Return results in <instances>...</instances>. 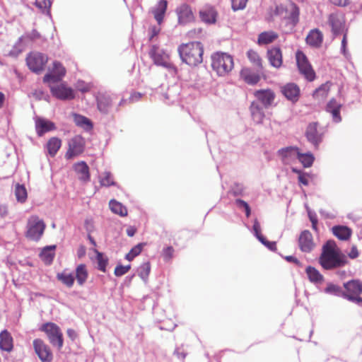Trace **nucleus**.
I'll list each match as a JSON object with an SVG mask.
<instances>
[{
	"label": "nucleus",
	"mask_w": 362,
	"mask_h": 362,
	"mask_svg": "<svg viewBox=\"0 0 362 362\" xmlns=\"http://www.w3.org/2000/svg\"><path fill=\"white\" fill-rule=\"evenodd\" d=\"M330 1L339 6H346L349 4V0H330Z\"/></svg>",
	"instance_id": "62"
},
{
	"label": "nucleus",
	"mask_w": 362,
	"mask_h": 362,
	"mask_svg": "<svg viewBox=\"0 0 362 362\" xmlns=\"http://www.w3.org/2000/svg\"><path fill=\"white\" fill-rule=\"evenodd\" d=\"M283 95L293 102L298 100L300 96V88L293 83H288L281 88Z\"/></svg>",
	"instance_id": "21"
},
{
	"label": "nucleus",
	"mask_w": 362,
	"mask_h": 362,
	"mask_svg": "<svg viewBox=\"0 0 362 362\" xmlns=\"http://www.w3.org/2000/svg\"><path fill=\"white\" fill-rule=\"evenodd\" d=\"M240 77L249 85H255L260 81V76L249 68H244L240 71Z\"/></svg>",
	"instance_id": "26"
},
{
	"label": "nucleus",
	"mask_w": 362,
	"mask_h": 362,
	"mask_svg": "<svg viewBox=\"0 0 362 362\" xmlns=\"http://www.w3.org/2000/svg\"><path fill=\"white\" fill-rule=\"evenodd\" d=\"M341 104H339L335 99H331L327 105L326 110L332 115L333 120L339 122L341 120L340 115Z\"/></svg>",
	"instance_id": "28"
},
{
	"label": "nucleus",
	"mask_w": 362,
	"mask_h": 362,
	"mask_svg": "<svg viewBox=\"0 0 362 362\" xmlns=\"http://www.w3.org/2000/svg\"><path fill=\"white\" fill-rule=\"evenodd\" d=\"M151 271V264L149 262L144 263L140 267L139 276L144 279L146 278Z\"/></svg>",
	"instance_id": "56"
},
{
	"label": "nucleus",
	"mask_w": 362,
	"mask_h": 362,
	"mask_svg": "<svg viewBox=\"0 0 362 362\" xmlns=\"http://www.w3.org/2000/svg\"><path fill=\"white\" fill-rule=\"evenodd\" d=\"M318 124L317 122L310 123L305 131V136L308 141L312 143L315 148H317L322 140V134L317 129Z\"/></svg>",
	"instance_id": "15"
},
{
	"label": "nucleus",
	"mask_w": 362,
	"mask_h": 362,
	"mask_svg": "<svg viewBox=\"0 0 362 362\" xmlns=\"http://www.w3.org/2000/svg\"><path fill=\"white\" fill-rule=\"evenodd\" d=\"M57 279L69 288L73 286L75 280L74 276L72 274L67 273L66 272H64L61 274H58Z\"/></svg>",
	"instance_id": "41"
},
{
	"label": "nucleus",
	"mask_w": 362,
	"mask_h": 362,
	"mask_svg": "<svg viewBox=\"0 0 362 362\" xmlns=\"http://www.w3.org/2000/svg\"><path fill=\"white\" fill-rule=\"evenodd\" d=\"M310 220L312 223V228L314 230L317 231V218L315 215H309Z\"/></svg>",
	"instance_id": "61"
},
{
	"label": "nucleus",
	"mask_w": 362,
	"mask_h": 362,
	"mask_svg": "<svg viewBox=\"0 0 362 362\" xmlns=\"http://www.w3.org/2000/svg\"><path fill=\"white\" fill-rule=\"evenodd\" d=\"M319 264L326 270L344 267L347 264L346 256L342 254L334 240H327L322 246Z\"/></svg>",
	"instance_id": "1"
},
{
	"label": "nucleus",
	"mask_w": 362,
	"mask_h": 362,
	"mask_svg": "<svg viewBox=\"0 0 362 362\" xmlns=\"http://www.w3.org/2000/svg\"><path fill=\"white\" fill-rule=\"evenodd\" d=\"M35 4L37 8H39L42 11H49L52 3L50 0H35Z\"/></svg>",
	"instance_id": "53"
},
{
	"label": "nucleus",
	"mask_w": 362,
	"mask_h": 362,
	"mask_svg": "<svg viewBox=\"0 0 362 362\" xmlns=\"http://www.w3.org/2000/svg\"><path fill=\"white\" fill-rule=\"evenodd\" d=\"M325 292L336 296H341L344 298V291L338 285L329 283L325 288Z\"/></svg>",
	"instance_id": "45"
},
{
	"label": "nucleus",
	"mask_w": 362,
	"mask_h": 362,
	"mask_svg": "<svg viewBox=\"0 0 362 362\" xmlns=\"http://www.w3.org/2000/svg\"><path fill=\"white\" fill-rule=\"evenodd\" d=\"M61 145L62 141L56 137L51 138L47 144L49 154L51 156L54 157L56 155L58 150L60 148Z\"/></svg>",
	"instance_id": "38"
},
{
	"label": "nucleus",
	"mask_w": 362,
	"mask_h": 362,
	"mask_svg": "<svg viewBox=\"0 0 362 362\" xmlns=\"http://www.w3.org/2000/svg\"><path fill=\"white\" fill-rule=\"evenodd\" d=\"M76 279L79 286H83L87 281L88 272L86 265L84 264H78L76 268Z\"/></svg>",
	"instance_id": "35"
},
{
	"label": "nucleus",
	"mask_w": 362,
	"mask_h": 362,
	"mask_svg": "<svg viewBox=\"0 0 362 362\" xmlns=\"http://www.w3.org/2000/svg\"><path fill=\"white\" fill-rule=\"evenodd\" d=\"M279 37V35L274 31H265L258 35L257 43L259 45H268L274 42Z\"/></svg>",
	"instance_id": "34"
},
{
	"label": "nucleus",
	"mask_w": 362,
	"mask_h": 362,
	"mask_svg": "<svg viewBox=\"0 0 362 362\" xmlns=\"http://www.w3.org/2000/svg\"><path fill=\"white\" fill-rule=\"evenodd\" d=\"M41 330L47 334L49 342L53 346H57L59 349L63 346V334L56 324L47 322L42 326Z\"/></svg>",
	"instance_id": "7"
},
{
	"label": "nucleus",
	"mask_w": 362,
	"mask_h": 362,
	"mask_svg": "<svg viewBox=\"0 0 362 362\" xmlns=\"http://www.w3.org/2000/svg\"><path fill=\"white\" fill-rule=\"evenodd\" d=\"M110 210L115 214H118L120 216H127V209L126 206L122 205L120 202L112 199L109 202Z\"/></svg>",
	"instance_id": "37"
},
{
	"label": "nucleus",
	"mask_w": 362,
	"mask_h": 362,
	"mask_svg": "<svg viewBox=\"0 0 362 362\" xmlns=\"http://www.w3.org/2000/svg\"><path fill=\"white\" fill-rule=\"evenodd\" d=\"M358 255H359V253H358L357 247L356 245H353L351 247L350 252L348 254V256L351 259H355L358 257Z\"/></svg>",
	"instance_id": "59"
},
{
	"label": "nucleus",
	"mask_w": 362,
	"mask_h": 362,
	"mask_svg": "<svg viewBox=\"0 0 362 362\" xmlns=\"http://www.w3.org/2000/svg\"><path fill=\"white\" fill-rule=\"evenodd\" d=\"M177 13L180 23H187L194 21V13L190 6L186 4L180 5L177 8Z\"/></svg>",
	"instance_id": "20"
},
{
	"label": "nucleus",
	"mask_w": 362,
	"mask_h": 362,
	"mask_svg": "<svg viewBox=\"0 0 362 362\" xmlns=\"http://www.w3.org/2000/svg\"><path fill=\"white\" fill-rule=\"evenodd\" d=\"M250 110L252 117L256 123L260 124L263 122L264 113L262 107L257 102L251 103Z\"/></svg>",
	"instance_id": "30"
},
{
	"label": "nucleus",
	"mask_w": 362,
	"mask_h": 362,
	"mask_svg": "<svg viewBox=\"0 0 362 362\" xmlns=\"http://www.w3.org/2000/svg\"><path fill=\"white\" fill-rule=\"evenodd\" d=\"M45 223L37 216L29 218L27 225L26 237L30 240L37 241L40 239L45 229Z\"/></svg>",
	"instance_id": "6"
},
{
	"label": "nucleus",
	"mask_w": 362,
	"mask_h": 362,
	"mask_svg": "<svg viewBox=\"0 0 362 362\" xmlns=\"http://www.w3.org/2000/svg\"><path fill=\"white\" fill-rule=\"evenodd\" d=\"M292 171L298 175V182L300 185H303L304 186H308L309 184V178L310 176L308 174L302 172L301 170H297L296 168H293Z\"/></svg>",
	"instance_id": "49"
},
{
	"label": "nucleus",
	"mask_w": 362,
	"mask_h": 362,
	"mask_svg": "<svg viewBox=\"0 0 362 362\" xmlns=\"http://www.w3.org/2000/svg\"><path fill=\"white\" fill-rule=\"evenodd\" d=\"M75 172L78 175V178L83 181H88L90 180L89 168L86 162L81 161L76 163L74 165Z\"/></svg>",
	"instance_id": "29"
},
{
	"label": "nucleus",
	"mask_w": 362,
	"mask_h": 362,
	"mask_svg": "<svg viewBox=\"0 0 362 362\" xmlns=\"http://www.w3.org/2000/svg\"><path fill=\"white\" fill-rule=\"evenodd\" d=\"M247 57L252 65L258 70H262L263 69L262 59L257 51L252 49H249L247 52Z\"/></svg>",
	"instance_id": "36"
},
{
	"label": "nucleus",
	"mask_w": 362,
	"mask_h": 362,
	"mask_svg": "<svg viewBox=\"0 0 362 362\" xmlns=\"http://www.w3.org/2000/svg\"><path fill=\"white\" fill-rule=\"evenodd\" d=\"M298 245L300 250L303 252H310L315 247L313 235L309 230L303 231L298 238Z\"/></svg>",
	"instance_id": "17"
},
{
	"label": "nucleus",
	"mask_w": 362,
	"mask_h": 362,
	"mask_svg": "<svg viewBox=\"0 0 362 362\" xmlns=\"http://www.w3.org/2000/svg\"><path fill=\"white\" fill-rule=\"evenodd\" d=\"M36 132L38 136H41L45 133L55 129L54 124L50 121L39 118L35 122Z\"/></svg>",
	"instance_id": "27"
},
{
	"label": "nucleus",
	"mask_w": 362,
	"mask_h": 362,
	"mask_svg": "<svg viewBox=\"0 0 362 362\" xmlns=\"http://www.w3.org/2000/svg\"><path fill=\"white\" fill-rule=\"evenodd\" d=\"M211 67L218 76H226L234 67L233 58L231 55L218 52L211 55Z\"/></svg>",
	"instance_id": "3"
},
{
	"label": "nucleus",
	"mask_w": 362,
	"mask_h": 362,
	"mask_svg": "<svg viewBox=\"0 0 362 362\" xmlns=\"http://www.w3.org/2000/svg\"><path fill=\"white\" fill-rule=\"evenodd\" d=\"M66 73L65 67L59 62H53V67L51 74H47L43 77V82H57L60 81Z\"/></svg>",
	"instance_id": "12"
},
{
	"label": "nucleus",
	"mask_w": 362,
	"mask_h": 362,
	"mask_svg": "<svg viewBox=\"0 0 362 362\" xmlns=\"http://www.w3.org/2000/svg\"><path fill=\"white\" fill-rule=\"evenodd\" d=\"M267 58L270 64L275 67L279 68L283 63L282 52L279 47H273L267 51Z\"/></svg>",
	"instance_id": "22"
},
{
	"label": "nucleus",
	"mask_w": 362,
	"mask_h": 362,
	"mask_svg": "<svg viewBox=\"0 0 362 362\" xmlns=\"http://www.w3.org/2000/svg\"><path fill=\"white\" fill-rule=\"evenodd\" d=\"M329 23L332 27L334 35L340 34L344 28V21L341 16L336 13H332L329 16Z\"/></svg>",
	"instance_id": "25"
},
{
	"label": "nucleus",
	"mask_w": 362,
	"mask_h": 362,
	"mask_svg": "<svg viewBox=\"0 0 362 362\" xmlns=\"http://www.w3.org/2000/svg\"><path fill=\"white\" fill-rule=\"evenodd\" d=\"M297 159L305 168L310 167L314 161V156L312 153H301L299 151Z\"/></svg>",
	"instance_id": "42"
},
{
	"label": "nucleus",
	"mask_w": 362,
	"mask_h": 362,
	"mask_svg": "<svg viewBox=\"0 0 362 362\" xmlns=\"http://www.w3.org/2000/svg\"><path fill=\"white\" fill-rule=\"evenodd\" d=\"M96 252V259L98 263V269L103 272H106V266L107 264V259L103 255V253L95 251Z\"/></svg>",
	"instance_id": "47"
},
{
	"label": "nucleus",
	"mask_w": 362,
	"mask_h": 362,
	"mask_svg": "<svg viewBox=\"0 0 362 362\" xmlns=\"http://www.w3.org/2000/svg\"><path fill=\"white\" fill-rule=\"evenodd\" d=\"M68 145L69 148L66 152L65 157L67 159H71L84 151L85 141L81 136L76 135L69 141Z\"/></svg>",
	"instance_id": "9"
},
{
	"label": "nucleus",
	"mask_w": 362,
	"mask_h": 362,
	"mask_svg": "<svg viewBox=\"0 0 362 362\" xmlns=\"http://www.w3.org/2000/svg\"><path fill=\"white\" fill-rule=\"evenodd\" d=\"M296 61L299 73L308 81H313L316 78L315 71L303 51L299 49L296 51Z\"/></svg>",
	"instance_id": "4"
},
{
	"label": "nucleus",
	"mask_w": 362,
	"mask_h": 362,
	"mask_svg": "<svg viewBox=\"0 0 362 362\" xmlns=\"http://www.w3.org/2000/svg\"><path fill=\"white\" fill-rule=\"evenodd\" d=\"M300 149L295 146H288L282 148L278 151V155L284 163L297 158Z\"/></svg>",
	"instance_id": "18"
},
{
	"label": "nucleus",
	"mask_w": 362,
	"mask_h": 362,
	"mask_svg": "<svg viewBox=\"0 0 362 362\" xmlns=\"http://www.w3.org/2000/svg\"><path fill=\"white\" fill-rule=\"evenodd\" d=\"M253 95L266 108L271 106L275 99V93L270 88L255 90Z\"/></svg>",
	"instance_id": "14"
},
{
	"label": "nucleus",
	"mask_w": 362,
	"mask_h": 362,
	"mask_svg": "<svg viewBox=\"0 0 362 362\" xmlns=\"http://www.w3.org/2000/svg\"><path fill=\"white\" fill-rule=\"evenodd\" d=\"M47 62V56L40 52H30L26 57L28 68L36 74H40L45 69Z\"/></svg>",
	"instance_id": "8"
},
{
	"label": "nucleus",
	"mask_w": 362,
	"mask_h": 362,
	"mask_svg": "<svg viewBox=\"0 0 362 362\" xmlns=\"http://www.w3.org/2000/svg\"><path fill=\"white\" fill-rule=\"evenodd\" d=\"M235 202L239 207H243V209H245V215L247 217H249L250 216L251 211H250V207L248 205V204L246 202H245L244 200H242L240 199H236Z\"/></svg>",
	"instance_id": "57"
},
{
	"label": "nucleus",
	"mask_w": 362,
	"mask_h": 362,
	"mask_svg": "<svg viewBox=\"0 0 362 362\" xmlns=\"http://www.w3.org/2000/svg\"><path fill=\"white\" fill-rule=\"evenodd\" d=\"M54 249V245L50 246L49 247L44 248L43 250L41 252L40 257L46 264H50L52 262L54 253H52L51 250Z\"/></svg>",
	"instance_id": "46"
},
{
	"label": "nucleus",
	"mask_w": 362,
	"mask_h": 362,
	"mask_svg": "<svg viewBox=\"0 0 362 362\" xmlns=\"http://www.w3.org/2000/svg\"><path fill=\"white\" fill-rule=\"evenodd\" d=\"M144 245V243H139L132 247V250L126 255V259L128 261H132L135 257L141 252Z\"/></svg>",
	"instance_id": "48"
},
{
	"label": "nucleus",
	"mask_w": 362,
	"mask_h": 362,
	"mask_svg": "<svg viewBox=\"0 0 362 362\" xmlns=\"http://www.w3.org/2000/svg\"><path fill=\"white\" fill-rule=\"evenodd\" d=\"M201 20L207 24H214L216 22L218 12L216 8L209 4L204 5L199 12Z\"/></svg>",
	"instance_id": "16"
},
{
	"label": "nucleus",
	"mask_w": 362,
	"mask_h": 362,
	"mask_svg": "<svg viewBox=\"0 0 362 362\" xmlns=\"http://www.w3.org/2000/svg\"><path fill=\"white\" fill-rule=\"evenodd\" d=\"M288 9L290 11V16L288 18L295 25L298 22L300 13L299 8L295 3L291 1L288 5Z\"/></svg>",
	"instance_id": "44"
},
{
	"label": "nucleus",
	"mask_w": 362,
	"mask_h": 362,
	"mask_svg": "<svg viewBox=\"0 0 362 362\" xmlns=\"http://www.w3.org/2000/svg\"><path fill=\"white\" fill-rule=\"evenodd\" d=\"M27 37L32 40H35L40 38V34L36 30H33L28 34Z\"/></svg>",
	"instance_id": "60"
},
{
	"label": "nucleus",
	"mask_w": 362,
	"mask_h": 362,
	"mask_svg": "<svg viewBox=\"0 0 362 362\" xmlns=\"http://www.w3.org/2000/svg\"><path fill=\"white\" fill-rule=\"evenodd\" d=\"M33 346L36 354L42 362H51L53 358L50 348L40 339L33 341Z\"/></svg>",
	"instance_id": "11"
},
{
	"label": "nucleus",
	"mask_w": 362,
	"mask_h": 362,
	"mask_svg": "<svg viewBox=\"0 0 362 362\" xmlns=\"http://www.w3.org/2000/svg\"><path fill=\"white\" fill-rule=\"evenodd\" d=\"M130 268V264L127 266L118 264L115 269L114 274L116 276H122L127 274L129 271Z\"/></svg>",
	"instance_id": "51"
},
{
	"label": "nucleus",
	"mask_w": 362,
	"mask_h": 362,
	"mask_svg": "<svg viewBox=\"0 0 362 362\" xmlns=\"http://www.w3.org/2000/svg\"><path fill=\"white\" fill-rule=\"evenodd\" d=\"M248 0H231L232 8L233 11L243 9Z\"/></svg>",
	"instance_id": "55"
},
{
	"label": "nucleus",
	"mask_w": 362,
	"mask_h": 362,
	"mask_svg": "<svg viewBox=\"0 0 362 362\" xmlns=\"http://www.w3.org/2000/svg\"><path fill=\"white\" fill-rule=\"evenodd\" d=\"M100 183L102 186H105V187H110V186L115 185L114 180H113L112 175L109 172H105L103 174V176L101 177V179L100 180Z\"/></svg>",
	"instance_id": "50"
},
{
	"label": "nucleus",
	"mask_w": 362,
	"mask_h": 362,
	"mask_svg": "<svg viewBox=\"0 0 362 362\" xmlns=\"http://www.w3.org/2000/svg\"><path fill=\"white\" fill-rule=\"evenodd\" d=\"M74 122L77 126L83 127L87 130L91 129L93 128V124L91 121L84 116L74 115Z\"/></svg>",
	"instance_id": "40"
},
{
	"label": "nucleus",
	"mask_w": 362,
	"mask_h": 362,
	"mask_svg": "<svg viewBox=\"0 0 362 362\" xmlns=\"http://www.w3.org/2000/svg\"><path fill=\"white\" fill-rule=\"evenodd\" d=\"M52 95L62 100H69L75 98L74 90L64 83L50 86Z\"/></svg>",
	"instance_id": "10"
},
{
	"label": "nucleus",
	"mask_w": 362,
	"mask_h": 362,
	"mask_svg": "<svg viewBox=\"0 0 362 362\" xmlns=\"http://www.w3.org/2000/svg\"><path fill=\"white\" fill-rule=\"evenodd\" d=\"M149 56L153 59L155 64L167 67L169 66V57L163 51L160 50L156 45H152Z\"/></svg>",
	"instance_id": "13"
},
{
	"label": "nucleus",
	"mask_w": 362,
	"mask_h": 362,
	"mask_svg": "<svg viewBox=\"0 0 362 362\" xmlns=\"http://www.w3.org/2000/svg\"><path fill=\"white\" fill-rule=\"evenodd\" d=\"M258 240L272 251L277 250L276 242L268 241L263 235H258Z\"/></svg>",
	"instance_id": "54"
},
{
	"label": "nucleus",
	"mask_w": 362,
	"mask_h": 362,
	"mask_svg": "<svg viewBox=\"0 0 362 362\" xmlns=\"http://www.w3.org/2000/svg\"><path fill=\"white\" fill-rule=\"evenodd\" d=\"M168 1L166 0H160L156 7L153 10L155 19L160 24L163 22L165 11L167 10Z\"/></svg>",
	"instance_id": "32"
},
{
	"label": "nucleus",
	"mask_w": 362,
	"mask_h": 362,
	"mask_svg": "<svg viewBox=\"0 0 362 362\" xmlns=\"http://www.w3.org/2000/svg\"><path fill=\"white\" fill-rule=\"evenodd\" d=\"M344 298L356 304L362 303V282L358 279H352L344 284Z\"/></svg>",
	"instance_id": "5"
},
{
	"label": "nucleus",
	"mask_w": 362,
	"mask_h": 362,
	"mask_svg": "<svg viewBox=\"0 0 362 362\" xmlns=\"http://www.w3.org/2000/svg\"><path fill=\"white\" fill-rule=\"evenodd\" d=\"M15 195L18 202L24 203L28 197L25 187L23 185L17 184L15 188Z\"/></svg>",
	"instance_id": "43"
},
{
	"label": "nucleus",
	"mask_w": 362,
	"mask_h": 362,
	"mask_svg": "<svg viewBox=\"0 0 362 362\" xmlns=\"http://www.w3.org/2000/svg\"><path fill=\"white\" fill-rule=\"evenodd\" d=\"M253 230L258 238V235H262L260 233V225L257 221H255L253 225Z\"/></svg>",
	"instance_id": "64"
},
{
	"label": "nucleus",
	"mask_w": 362,
	"mask_h": 362,
	"mask_svg": "<svg viewBox=\"0 0 362 362\" xmlns=\"http://www.w3.org/2000/svg\"><path fill=\"white\" fill-rule=\"evenodd\" d=\"M174 248L172 246H168L162 251V257L163 259L168 262L172 259L174 254Z\"/></svg>",
	"instance_id": "52"
},
{
	"label": "nucleus",
	"mask_w": 362,
	"mask_h": 362,
	"mask_svg": "<svg viewBox=\"0 0 362 362\" xmlns=\"http://www.w3.org/2000/svg\"><path fill=\"white\" fill-rule=\"evenodd\" d=\"M182 61L189 66H195L203 61L204 47L199 42L183 44L178 47Z\"/></svg>",
	"instance_id": "2"
},
{
	"label": "nucleus",
	"mask_w": 362,
	"mask_h": 362,
	"mask_svg": "<svg viewBox=\"0 0 362 362\" xmlns=\"http://www.w3.org/2000/svg\"><path fill=\"white\" fill-rule=\"evenodd\" d=\"M160 29L156 26H153L151 28V35L150 40H151L155 36L158 35L160 33Z\"/></svg>",
	"instance_id": "63"
},
{
	"label": "nucleus",
	"mask_w": 362,
	"mask_h": 362,
	"mask_svg": "<svg viewBox=\"0 0 362 362\" xmlns=\"http://www.w3.org/2000/svg\"><path fill=\"white\" fill-rule=\"evenodd\" d=\"M142 94L139 92H134L131 94L129 97V101L131 103H134L139 101L142 98Z\"/></svg>",
	"instance_id": "58"
},
{
	"label": "nucleus",
	"mask_w": 362,
	"mask_h": 362,
	"mask_svg": "<svg viewBox=\"0 0 362 362\" xmlns=\"http://www.w3.org/2000/svg\"><path fill=\"white\" fill-rule=\"evenodd\" d=\"M332 231L333 234L341 240H347L350 238L352 231L344 226H335L332 227Z\"/></svg>",
	"instance_id": "31"
},
{
	"label": "nucleus",
	"mask_w": 362,
	"mask_h": 362,
	"mask_svg": "<svg viewBox=\"0 0 362 362\" xmlns=\"http://www.w3.org/2000/svg\"><path fill=\"white\" fill-rule=\"evenodd\" d=\"M309 281L313 284H321L324 281V276L315 267L308 266L305 269Z\"/></svg>",
	"instance_id": "33"
},
{
	"label": "nucleus",
	"mask_w": 362,
	"mask_h": 362,
	"mask_svg": "<svg viewBox=\"0 0 362 362\" xmlns=\"http://www.w3.org/2000/svg\"><path fill=\"white\" fill-rule=\"evenodd\" d=\"M305 41L310 47L319 48L321 47L323 42V34L317 28L313 29L308 33Z\"/></svg>",
	"instance_id": "19"
},
{
	"label": "nucleus",
	"mask_w": 362,
	"mask_h": 362,
	"mask_svg": "<svg viewBox=\"0 0 362 362\" xmlns=\"http://www.w3.org/2000/svg\"><path fill=\"white\" fill-rule=\"evenodd\" d=\"M330 85L331 83L329 82L322 84L314 91L313 94V98L316 99L325 98L329 92Z\"/></svg>",
	"instance_id": "39"
},
{
	"label": "nucleus",
	"mask_w": 362,
	"mask_h": 362,
	"mask_svg": "<svg viewBox=\"0 0 362 362\" xmlns=\"http://www.w3.org/2000/svg\"><path fill=\"white\" fill-rule=\"evenodd\" d=\"M112 97L106 93H99L97 96V105L100 112L107 113L112 104Z\"/></svg>",
	"instance_id": "23"
},
{
	"label": "nucleus",
	"mask_w": 362,
	"mask_h": 362,
	"mask_svg": "<svg viewBox=\"0 0 362 362\" xmlns=\"http://www.w3.org/2000/svg\"><path fill=\"white\" fill-rule=\"evenodd\" d=\"M13 348V339L7 329L0 333V349L3 351L10 352Z\"/></svg>",
	"instance_id": "24"
}]
</instances>
